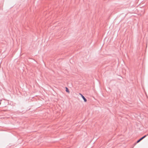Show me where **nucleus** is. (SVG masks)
Returning <instances> with one entry per match:
<instances>
[{"mask_svg": "<svg viewBox=\"0 0 148 148\" xmlns=\"http://www.w3.org/2000/svg\"><path fill=\"white\" fill-rule=\"evenodd\" d=\"M79 94L81 95V96L82 98H83V99L84 101L85 102H86L87 101V100L86 99V98L85 97L82 95V94H80V93Z\"/></svg>", "mask_w": 148, "mask_h": 148, "instance_id": "f257e3e1", "label": "nucleus"}, {"mask_svg": "<svg viewBox=\"0 0 148 148\" xmlns=\"http://www.w3.org/2000/svg\"><path fill=\"white\" fill-rule=\"evenodd\" d=\"M143 139V138H142V137H141V138H140V139H139V140H138L137 142H136V143H138L140 141H141Z\"/></svg>", "mask_w": 148, "mask_h": 148, "instance_id": "f03ea898", "label": "nucleus"}, {"mask_svg": "<svg viewBox=\"0 0 148 148\" xmlns=\"http://www.w3.org/2000/svg\"><path fill=\"white\" fill-rule=\"evenodd\" d=\"M66 92H68L69 93V89L66 87Z\"/></svg>", "mask_w": 148, "mask_h": 148, "instance_id": "7ed1b4c3", "label": "nucleus"}, {"mask_svg": "<svg viewBox=\"0 0 148 148\" xmlns=\"http://www.w3.org/2000/svg\"><path fill=\"white\" fill-rule=\"evenodd\" d=\"M148 135V134L147 135H145L142 137L143 139V138H145L146 136H147Z\"/></svg>", "mask_w": 148, "mask_h": 148, "instance_id": "20e7f679", "label": "nucleus"}]
</instances>
